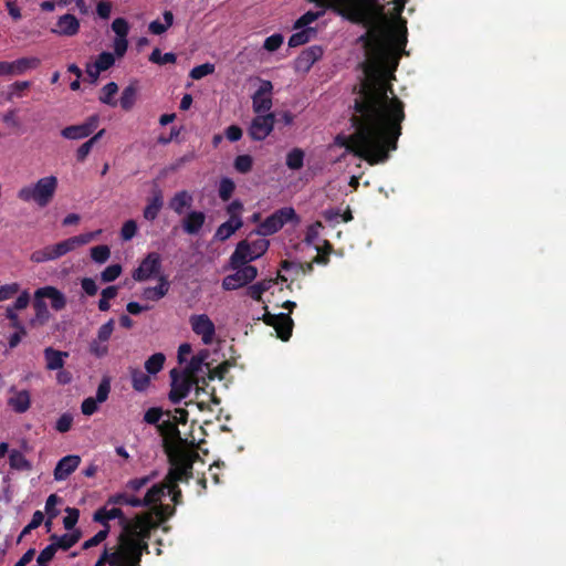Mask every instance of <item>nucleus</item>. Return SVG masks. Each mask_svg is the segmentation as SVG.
I'll use <instances>...</instances> for the list:
<instances>
[{"label":"nucleus","mask_w":566,"mask_h":566,"mask_svg":"<svg viewBox=\"0 0 566 566\" xmlns=\"http://www.w3.org/2000/svg\"><path fill=\"white\" fill-rule=\"evenodd\" d=\"M118 92V86L115 82L107 83L102 88V94L99 95V102L109 106H116L117 102L114 99V95Z\"/></svg>","instance_id":"45"},{"label":"nucleus","mask_w":566,"mask_h":566,"mask_svg":"<svg viewBox=\"0 0 566 566\" xmlns=\"http://www.w3.org/2000/svg\"><path fill=\"white\" fill-rule=\"evenodd\" d=\"M111 392V378L107 376H104L98 384L96 396L94 399H96L99 403L107 400Z\"/></svg>","instance_id":"53"},{"label":"nucleus","mask_w":566,"mask_h":566,"mask_svg":"<svg viewBox=\"0 0 566 566\" xmlns=\"http://www.w3.org/2000/svg\"><path fill=\"white\" fill-rule=\"evenodd\" d=\"M73 423V416L70 412H64L55 422V430L60 433L70 431Z\"/></svg>","instance_id":"59"},{"label":"nucleus","mask_w":566,"mask_h":566,"mask_svg":"<svg viewBox=\"0 0 566 566\" xmlns=\"http://www.w3.org/2000/svg\"><path fill=\"white\" fill-rule=\"evenodd\" d=\"M241 226H242L241 219H235V218L229 219L228 221H226L221 226H219V228L217 229V231L214 233V238L220 241H224L228 238H230L231 234H233L239 228H241Z\"/></svg>","instance_id":"34"},{"label":"nucleus","mask_w":566,"mask_h":566,"mask_svg":"<svg viewBox=\"0 0 566 566\" xmlns=\"http://www.w3.org/2000/svg\"><path fill=\"white\" fill-rule=\"evenodd\" d=\"M117 551L120 553V558L123 557L136 566H142V556L144 553L149 552V545L145 539L128 537L126 539H118Z\"/></svg>","instance_id":"6"},{"label":"nucleus","mask_w":566,"mask_h":566,"mask_svg":"<svg viewBox=\"0 0 566 566\" xmlns=\"http://www.w3.org/2000/svg\"><path fill=\"white\" fill-rule=\"evenodd\" d=\"M192 203V196L187 190H181L170 199L169 207L177 214H182L186 208Z\"/></svg>","instance_id":"30"},{"label":"nucleus","mask_w":566,"mask_h":566,"mask_svg":"<svg viewBox=\"0 0 566 566\" xmlns=\"http://www.w3.org/2000/svg\"><path fill=\"white\" fill-rule=\"evenodd\" d=\"M176 60H177V56H176L175 53L168 52V53H165L163 55L160 50L157 49V48L154 49L153 52L149 55V61L151 63H155V64H158V65H164V64H168V63H175Z\"/></svg>","instance_id":"47"},{"label":"nucleus","mask_w":566,"mask_h":566,"mask_svg":"<svg viewBox=\"0 0 566 566\" xmlns=\"http://www.w3.org/2000/svg\"><path fill=\"white\" fill-rule=\"evenodd\" d=\"M137 101V87L134 84L126 86L120 95L119 104L120 107L128 112L130 111Z\"/></svg>","instance_id":"40"},{"label":"nucleus","mask_w":566,"mask_h":566,"mask_svg":"<svg viewBox=\"0 0 566 566\" xmlns=\"http://www.w3.org/2000/svg\"><path fill=\"white\" fill-rule=\"evenodd\" d=\"M161 266V259L157 252H150L142 261L139 266L134 271L133 277L136 281H146L153 275L159 273Z\"/></svg>","instance_id":"13"},{"label":"nucleus","mask_w":566,"mask_h":566,"mask_svg":"<svg viewBox=\"0 0 566 566\" xmlns=\"http://www.w3.org/2000/svg\"><path fill=\"white\" fill-rule=\"evenodd\" d=\"M122 272V266L119 264L108 265L102 273L101 279L103 282H113L115 281Z\"/></svg>","instance_id":"64"},{"label":"nucleus","mask_w":566,"mask_h":566,"mask_svg":"<svg viewBox=\"0 0 566 566\" xmlns=\"http://www.w3.org/2000/svg\"><path fill=\"white\" fill-rule=\"evenodd\" d=\"M235 189V185L232 179L224 177L220 180L219 184V197L222 201H228L233 191Z\"/></svg>","instance_id":"49"},{"label":"nucleus","mask_w":566,"mask_h":566,"mask_svg":"<svg viewBox=\"0 0 566 566\" xmlns=\"http://www.w3.org/2000/svg\"><path fill=\"white\" fill-rule=\"evenodd\" d=\"M323 55V49L319 45H312L304 49L295 61L296 70L307 72Z\"/></svg>","instance_id":"17"},{"label":"nucleus","mask_w":566,"mask_h":566,"mask_svg":"<svg viewBox=\"0 0 566 566\" xmlns=\"http://www.w3.org/2000/svg\"><path fill=\"white\" fill-rule=\"evenodd\" d=\"M108 533H109V526L98 531L93 537H91L90 539L84 542L83 549H88L91 547L97 546L98 544H101L103 541L106 539V537L108 536Z\"/></svg>","instance_id":"60"},{"label":"nucleus","mask_w":566,"mask_h":566,"mask_svg":"<svg viewBox=\"0 0 566 566\" xmlns=\"http://www.w3.org/2000/svg\"><path fill=\"white\" fill-rule=\"evenodd\" d=\"M155 475H156V473L154 472L149 475L132 479V480L127 481V483L125 484V489L127 491L138 492L144 486H146L155 478Z\"/></svg>","instance_id":"50"},{"label":"nucleus","mask_w":566,"mask_h":566,"mask_svg":"<svg viewBox=\"0 0 566 566\" xmlns=\"http://www.w3.org/2000/svg\"><path fill=\"white\" fill-rule=\"evenodd\" d=\"M321 10L318 11H307L303 15H301L294 23V29H303L307 28L311 23L322 18L326 10L331 9L337 12L340 15L347 17L352 21L360 22L366 17V9L363 6H358L357 3H350L346 0H323V3L313 2Z\"/></svg>","instance_id":"2"},{"label":"nucleus","mask_w":566,"mask_h":566,"mask_svg":"<svg viewBox=\"0 0 566 566\" xmlns=\"http://www.w3.org/2000/svg\"><path fill=\"white\" fill-rule=\"evenodd\" d=\"M163 205V196L161 192L158 191L153 196L151 199H149L147 206L145 207L143 212L144 218L148 221H154L158 217Z\"/></svg>","instance_id":"33"},{"label":"nucleus","mask_w":566,"mask_h":566,"mask_svg":"<svg viewBox=\"0 0 566 566\" xmlns=\"http://www.w3.org/2000/svg\"><path fill=\"white\" fill-rule=\"evenodd\" d=\"M300 217L292 207H283L266 217L259 226L258 233L261 235H271L281 230L286 223H300Z\"/></svg>","instance_id":"4"},{"label":"nucleus","mask_w":566,"mask_h":566,"mask_svg":"<svg viewBox=\"0 0 566 566\" xmlns=\"http://www.w3.org/2000/svg\"><path fill=\"white\" fill-rule=\"evenodd\" d=\"M62 502V499L56 494H51L46 499L45 502V514L50 517V520H54L59 516L60 511L56 509V505Z\"/></svg>","instance_id":"52"},{"label":"nucleus","mask_w":566,"mask_h":566,"mask_svg":"<svg viewBox=\"0 0 566 566\" xmlns=\"http://www.w3.org/2000/svg\"><path fill=\"white\" fill-rule=\"evenodd\" d=\"M275 122L276 115L274 113L258 114L248 129L250 138L255 142L264 140L272 133Z\"/></svg>","instance_id":"7"},{"label":"nucleus","mask_w":566,"mask_h":566,"mask_svg":"<svg viewBox=\"0 0 566 566\" xmlns=\"http://www.w3.org/2000/svg\"><path fill=\"white\" fill-rule=\"evenodd\" d=\"M45 358V367L49 370H57L64 367V358L69 356L67 352H61L53 347H46L43 352Z\"/></svg>","instance_id":"23"},{"label":"nucleus","mask_w":566,"mask_h":566,"mask_svg":"<svg viewBox=\"0 0 566 566\" xmlns=\"http://www.w3.org/2000/svg\"><path fill=\"white\" fill-rule=\"evenodd\" d=\"M57 188V178L48 176L39 179L33 186L19 190L18 198L24 202L33 201L39 207H46L53 199Z\"/></svg>","instance_id":"3"},{"label":"nucleus","mask_w":566,"mask_h":566,"mask_svg":"<svg viewBox=\"0 0 566 566\" xmlns=\"http://www.w3.org/2000/svg\"><path fill=\"white\" fill-rule=\"evenodd\" d=\"M166 357L163 353L153 354L146 361L145 368L148 374L156 375L158 374L165 364Z\"/></svg>","instance_id":"43"},{"label":"nucleus","mask_w":566,"mask_h":566,"mask_svg":"<svg viewBox=\"0 0 566 566\" xmlns=\"http://www.w3.org/2000/svg\"><path fill=\"white\" fill-rule=\"evenodd\" d=\"M235 272L229 274L222 280V289L226 291H234L251 283L258 275L255 266H241L233 269Z\"/></svg>","instance_id":"9"},{"label":"nucleus","mask_w":566,"mask_h":566,"mask_svg":"<svg viewBox=\"0 0 566 566\" xmlns=\"http://www.w3.org/2000/svg\"><path fill=\"white\" fill-rule=\"evenodd\" d=\"M168 486L169 485L165 481H163L149 488L144 496V502H146L147 507L159 503L161 501V497L165 495Z\"/></svg>","instance_id":"35"},{"label":"nucleus","mask_w":566,"mask_h":566,"mask_svg":"<svg viewBox=\"0 0 566 566\" xmlns=\"http://www.w3.org/2000/svg\"><path fill=\"white\" fill-rule=\"evenodd\" d=\"M9 464L12 469L20 471H29L32 468L31 462L18 450L11 451L9 455Z\"/></svg>","instance_id":"41"},{"label":"nucleus","mask_w":566,"mask_h":566,"mask_svg":"<svg viewBox=\"0 0 566 566\" xmlns=\"http://www.w3.org/2000/svg\"><path fill=\"white\" fill-rule=\"evenodd\" d=\"M137 232V223L135 220L130 219L124 222L120 229V238L123 241H128L135 237Z\"/></svg>","instance_id":"62"},{"label":"nucleus","mask_w":566,"mask_h":566,"mask_svg":"<svg viewBox=\"0 0 566 566\" xmlns=\"http://www.w3.org/2000/svg\"><path fill=\"white\" fill-rule=\"evenodd\" d=\"M81 458L78 455H65L57 463L54 469V479L56 481H63L67 479L80 465Z\"/></svg>","instance_id":"18"},{"label":"nucleus","mask_w":566,"mask_h":566,"mask_svg":"<svg viewBox=\"0 0 566 566\" xmlns=\"http://www.w3.org/2000/svg\"><path fill=\"white\" fill-rule=\"evenodd\" d=\"M164 23L159 20H154L149 23L148 30L151 34L160 35L165 33L174 23V13L170 10H166L163 13Z\"/></svg>","instance_id":"36"},{"label":"nucleus","mask_w":566,"mask_h":566,"mask_svg":"<svg viewBox=\"0 0 566 566\" xmlns=\"http://www.w3.org/2000/svg\"><path fill=\"white\" fill-rule=\"evenodd\" d=\"M262 253H258L256 250H234L230 258V269H241V266H251L249 262L259 258Z\"/></svg>","instance_id":"22"},{"label":"nucleus","mask_w":566,"mask_h":566,"mask_svg":"<svg viewBox=\"0 0 566 566\" xmlns=\"http://www.w3.org/2000/svg\"><path fill=\"white\" fill-rule=\"evenodd\" d=\"M272 90L273 85L270 81H261L260 87L252 95V107L255 114L260 115L270 112L273 106Z\"/></svg>","instance_id":"12"},{"label":"nucleus","mask_w":566,"mask_h":566,"mask_svg":"<svg viewBox=\"0 0 566 566\" xmlns=\"http://www.w3.org/2000/svg\"><path fill=\"white\" fill-rule=\"evenodd\" d=\"M169 282L165 276L159 277V284L153 287H146L143 292V297L149 301H159L169 291Z\"/></svg>","instance_id":"31"},{"label":"nucleus","mask_w":566,"mask_h":566,"mask_svg":"<svg viewBox=\"0 0 566 566\" xmlns=\"http://www.w3.org/2000/svg\"><path fill=\"white\" fill-rule=\"evenodd\" d=\"M293 326L294 323L291 315L281 313V319L276 322L274 329L281 340L287 342L292 336Z\"/></svg>","instance_id":"29"},{"label":"nucleus","mask_w":566,"mask_h":566,"mask_svg":"<svg viewBox=\"0 0 566 566\" xmlns=\"http://www.w3.org/2000/svg\"><path fill=\"white\" fill-rule=\"evenodd\" d=\"M38 297L49 298L54 311H61L66 306L65 295L54 286H44L35 291Z\"/></svg>","instance_id":"19"},{"label":"nucleus","mask_w":566,"mask_h":566,"mask_svg":"<svg viewBox=\"0 0 566 566\" xmlns=\"http://www.w3.org/2000/svg\"><path fill=\"white\" fill-rule=\"evenodd\" d=\"M56 547L53 543L48 545L44 549L41 551V553L38 556L36 563L40 566H48L49 562L53 559L56 553Z\"/></svg>","instance_id":"58"},{"label":"nucleus","mask_w":566,"mask_h":566,"mask_svg":"<svg viewBox=\"0 0 566 566\" xmlns=\"http://www.w3.org/2000/svg\"><path fill=\"white\" fill-rule=\"evenodd\" d=\"M93 64L101 72L107 71L115 64V56L111 52H102Z\"/></svg>","instance_id":"48"},{"label":"nucleus","mask_w":566,"mask_h":566,"mask_svg":"<svg viewBox=\"0 0 566 566\" xmlns=\"http://www.w3.org/2000/svg\"><path fill=\"white\" fill-rule=\"evenodd\" d=\"M192 332L201 337L205 345H210L216 335V326L207 314H193L189 317Z\"/></svg>","instance_id":"10"},{"label":"nucleus","mask_w":566,"mask_h":566,"mask_svg":"<svg viewBox=\"0 0 566 566\" xmlns=\"http://www.w3.org/2000/svg\"><path fill=\"white\" fill-rule=\"evenodd\" d=\"M11 396L8 398V406L17 413H24L31 406L29 390H18L14 386L9 389Z\"/></svg>","instance_id":"15"},{"label":"nucleus","mask_w":566,"mask_h":566,"mask_svg":"<svg viewBox=\"0 0 566 566\" xmlns=\"http://www.w3.org/2000/svg\"><path fill=\"white\" fill-rule=\"evenodd\" d=\"M300 31L293 33L289 39V46L296 48L310 42L317 34V30L312 27L298 29Z\"/></svg>","instance_id":"32"},{"label":"nucleus","mask_w":566,"mask_h":566,"mask_svg":"<svg viewBox=\"0 0 566 566\" xmlns=\"http://www.w3.org/2000/svg\"><path fill=\"white\" fill-rule=\"evenodd\" d=\"M34 317L31 319L32 325H44L50 319V312L43 297H38L34 294L33 300Z\"/></svg>","instance_id":"26"},{"label":"nucleus","mask_w":566,"mask_h":566,"mask_svg":"<svg viewBox=\"0 0 566 566\" xmlns=\"http://www.w3.org/2000/svg\"><path fill=\"white\" fill-rule=\"evenodd\" d=\"M99 117L94 114L91 115L84 123L78 125L66 126L61 130V135L71 140H78L91 136L98 127Z\"/></svg>","instance_id":"11"},{"label":"nucleus","mask_w":566,"mask_h":566,"mask_svg":"<svg viewBox=\"0 0 566 566\" xmlns=\"http://www.w3.org/2000/svg\"><path fill=\"white\" fill-rule=\"evenodd\" d=\"M359 41L377 56L364 64L365 77L354 88L357 97L350 120L355 133L343 145L357 157L376 165L386 161L389 153L397 149L406 117L405 104L395 95L390 83L395 78V69L386 66L379 36L367 32Z\"/></svg>","instance_id":"1"},{"label":"nucleus","mask_w":566,"mask_h":566,"mask_svg":"<svg viewBox=\"0 0 566 566\" xmlns=\"http://www.w3.org/2000/svg\"><path fill=\"white\" fill-rule=\"evenodd\" d=\"M156 527H158V523L154 521L151 513L137 514L133 521L128 520L118 539L133 537L135 539L148 541L151 536V531Z\"/></svg>","instance_id":"5"},{"label":"nucleus","mask_w":566,"mask_h":566,"mask_svg":"<svg viewBox=\"0 0 566 566\" xmlns=\"http://www.w3.org/2000/svg\"><path fill=\"white\" fill-rule=\"evenodd\" d=\"M325 229L321 221L310 224L305 231L303 242L311 248H333L328 240L322 237Z\"/></svg>","instance_id":"14"},{"label":"nucleus","mask_w":566,"mask_h":566,"mask_svg":"<svg viewBox=\"0 0 566 566\" xmlns=\"http://www.w3.org/2000/svg\"><path fill=\"white\" fill-rule=\"evenodd\" d=\"M56 28L52 32L59 35L72 36L78 32L80 21L74 14L66 13L59 18Z\"/></svg>","instance_id":"20"},{"label":"nucleus","mask_w":566,"mask_h":566,"mask_svg":"<svg viewBox=\"0 0 566 566\" xmlns=\"http://www.w3.org/2000/svg\"><path fill=\"white\" fill-rule=\"evenodd\" d=\"M304 151L301 148H293L286 155V166L292 170H298L304 165Z\"/></svg>","instance_id":"44"},{"label":"nucleus","mask_w":566,"mask_h":566,"mask_svg":"<svg viewBox=\"0 0 566 566\" xmlns=\"http://www.w3.org/2000/svg\"><path fill=\"white\" fill-rule=\"evenodd\" d=\"M158 431L166 442L181 441V434L178 426L171 419L164 420L161 423H159Z\"/></svg>","instance_id":"28"},{"label":"nucleus","mask_w":566,"mask_h":566,"mask_svg":"<svg viewBox=\"0 0 566 566\" xmlns=\"http://www.w3.org/2000/svg\"><path fill=\"white\" fill-rule=\"evenodd\" d=\"M102 233L101 230L81 233L78 235H74L65 241L55 243L51 248H74V245H84L88 244L95 237Z\"/></svg>","instance_id":"27"},{"label":"nucleus","mask_w":566,"mask_h":566,"mask_svg":"<svg viewBox=\"0 0 566 566\" xmlns=\"http://www.w3.org/2000/svg\"><path fill=\"white\" fill-rule=\"evenodd\" d=\"M82 533L80 530H74L71 533L63 534L62 536H57L56 534H52L50 536V541L54 544L56 549L61 548L63 551H67L73 547L81 538Z\"/></svg>","instance_id":"24"},{"label":"nucleus","mask_w":566,"mask_h":566,"mask_svg":"<svg viewBox=\"0 0 566 566\" xmlns=\"http://www.w3.org/2000/svg\"><path fill=\"white\" fill-rule=\"evenodd\" d=\"M170 378L171 389L169 392V399L172 403H179L190 392L192 387V378L186 374H182L177 368L170 370Z\"/></svg>","instance_id":"8"},{"label":"nucleus","mask_w":566,"mask_h":566,"mask_svg":"<svg viewBox=\"0 0 566 566\" xmlns=\"http://www.w3.org/2000/svg\"><path fill=\"white\" fill-rule=\"evenodd\" d=\"M164 481L168 485H178L179 482L184 481L182 459L174 460L171 462V467L168 470Z\"/></svg>","instance_id":"38"},{"label":"nucleus","mask_w":566,"mask_h":566,"mask_svg":"<svg viewBox=\"0 0 566 566\" xmlns=\"http://www.w3.org/2000/svg\"><path fill=\"white\" fill-rule=\"evenodd\" d=\"M66 516L63 518V526L67 531H74L75 525L80 517V511L75 507H66Z\"/></svg>","instance_id":"55"},{"label":"nucleus","mask_w":566,"mask_h":566,"mask_svg":"<svg viewBox=\"0 0 566 566\" xmlns=\"http://www.w3.org/2000/svg\"><path fill=\"white\" fill-rule=\"evenodd\" d=\"M120 553L118 551L108 552L104 549L103 554L99 556L98 560L94 566H105L107 563L109 566H122L120 564Z\"/></svg>","instance_id":"46"},{"label":"nucleus","mask_w":566,"mask_h":566,"mask_svg":"<svg viewBox=\"0 0 566 566\" xmlns=\"http://www.w3.org/2000/svg\"><path fill=\"white\" fill-rule=\"evenodd\" d=\"M67 251L69 250H35L31 254V260L36 263L55 260L65 254Z\"/></svg>","instance_id":"42"},{"label":"nucleus","mask_w":566,"mask_h":566,"mask_svg":"<svg viewBox=\"0 0 566 566\" xmlns=\"http://www.w3.org/2000/svg\"><path fill=\"white\" fill-rule=\"evenodd\" d=\"M283 41L282 34L274 33L265 39L263 48L269 52H274L283 44Z\"/></svg>","instance_id":"63"},{"label":"nucleus","mask_w":566,"mask_h":566,"mask_svg":"<svg viewBox=\"0 0 566 566\" xmlns=\"http://www.w3.org/2000/svg\"><path fill=\"white\" fill-rule=\"evenodd\" d=\"M105 505L104 507L98 509L94 515L93 520L94 522H97L106 528L109 526L108 522L114 518L119 520V524L123 527V531L125 530L128 518L125 516L124 512L119 507H112L111 510H107Z\"/></svg>","instance_id":"16"},{"label":"nucleus","mask_w":566,"mask_h":566,"mask_svg":"<svg viewBox=\"0 0 566 566\" xmlns=\"http://www.w3.org/2000/svg\"><path fill=\"white\" fill-rule=\"evenodd\" d=\"M132 386L136 391H145L150 385V377L138 368L130 370Z\"/></svg>","instance_id":"39"},{"label":"nucleus","mask_w":566,"mask_h":566,"mask_svg":"<svg viewBox=\"0 0 566 566\" xmlns=\"http://www.w3.org/2000/svg\"><path fill=\"white\" fill-rule=\"evenodd\" d=\"M90 353L96 358H102L108 354V345L95 338L90 343Z\"/></svg>","instance_id":"57"},{"label":"nucleus","mask_w":566,"mask_h":566,"mask_svg":"<svg viewBox=\"0 0 566 566\" xmlns=\"http://www.w3.org/2000/svg\"><path fill=\"white\" fill-rule=\"evenodd\" d=\"M176 507L169 504H159L154 507V514L158 517L159 522H165L174 516Z\"/></svg>","instance_id":"56"},{"label":"nucleus","mask_w":566,"mask_h":566,"mask_svg":"<svg viewBox=\"0 0 566 566\" xmlns=\"http://www.w3.org/2000/svg\"><path fill=\"white\" fill-rule=\"evenodd\" d=\"M206 220L201 211H191L182 219V229L188 234H198Z\"/></svg>","instance_id":"21"},{"label":"nucleus","mask_w":566,"mask_h":566,"mask_svg":"<svg viewBox=\"0 0 566 566\" xmlns=\"http://www.w3.org/2000/svg\"><path fill=\"white\" fill-rule=\"evenodd\" d=\"M253 166V159L250 155H239L234 159V168L240 174H247L251 171Z\"/></svg>","instance_id":"54"},{"label":"nucleus","mask_w":566,"mask_h":566,"mask_svg":"<svg viewBox=\"0 0 566 566\" xmlns=\"http://www.w3.org/2000/svg\"><path fill=\"white\" fill-rule=\"evenodd\" d=\"M275 283L276 280L274 279L262 280L250 285L247 290V294L255 301H261L262 294L269 291Z\"/></svg>","instance_id":"37"},{"label":"nucleus","mask_w":566,"mask_h":566,"mask_svg":"<svg viewBox=\"0 0 566 566\" xmlns=\"http://www.w3.org/2000/svg\"><path fill=\"white\" fill-rule=\"evenodd\" d=\"M112 30L115 32L116 36L127 38L129 24L124 18H116L112 22Z\"/></svg>","instance_id":"61"},{"label":"nucleus","mask_w":566,"mask_h":566,"mask_svg":"<svg viewBox=\"0 0 566 566\" xmlns=\"http://www.w3.org/2000/svg\"><path fill=\"white\" fill-rule=\"evenodd\" d=\"M10 63V73L13 75H22L29 70L36 69L41 61L38 57H21Z\"/></svg>","instance_id":"25"},{"label":"nucleus","mask_w":566,"mask_h":566,"mask_svg":"<svg viewBox=\"0 0 566 566\" xmlns=\"http://www.w3.org/2000/svg\"><path fill=\"white\" fill-rule=\"evenodd\" d=\"M216 66L212 63H203L200 65L195 66L191 71L189 76L192 80H201L202 77L210 75L214 72Z\"/></svg>","instance_id":"51"}]
</instances>
